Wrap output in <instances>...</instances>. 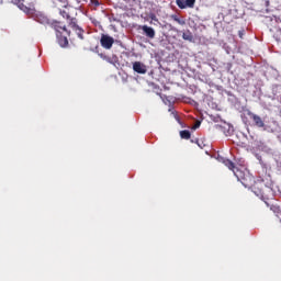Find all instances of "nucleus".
I'll list each match as a JSON object with an SVG mask.
<instances>
[{
    "label": "nucleus",
    "instance_id": "7",
    "mask_svg": "<svg viewBox=\"0 0 281 281\" xmlns=\"http://www.w3.org/2000/svg\"><path fill=\"white\" fill-rule=\"evenodd\" d=\"M196 0H176V4L180 10H186L187 8H194Z\"/></svg>",
    "mask_w": 281,
    "mask_h": 281
},
{
    "label": "nucleus",
    "instance_id": "18",
    "mask_svg": "<svg viewBox=\"0 0 281 281\" xmlns=\"http://www.w3.org/2000/svg\"><path fill=\"white\" fill-rule=\"evenodd\" d=\"M77 5H75V10H80L81 3H87V0H75Z\"/></svg>",
    "mask_w": 281,
    "mask_h": 281
},
{
    "label": "nucleus",
    "instance_id": "14",
    "mask_svg": "<svg viewBox=\"0 0 281 281\" xmlns=\"http://www.w3.org/2000/svg\"><path fill=\"white\" fill-rule=\"evenodd\" d=\"M180 137L181 139H190L192 137V134L188 130L180 131Z\"/></svg>",
    "mask_w": 281,
    "mask_h": 281
},
{
    "label": "nucleus",
    "instance_id": "17",
    "mask_svg": "<svg viewBox=\"0 0 281 281\" xmlns=\"http://www.w3.org/2000/svg\"><path fill=\"white\" fill-rule=\"evenodd\" d=\"M100 58H102V60H105L106 63H110V65H113V58H111L104 54H100Z\"/></svg>",
    "mask_w": 281,
    "mask_h": 281
},
{
    "label": "nucleus",
    "instance_id": "26",
    "mask_svg": "<svg viewBox=\"0 0 281 281\" xmlns=\"http://www.w3.org/2000/svg\"><path fill=\"white\" fill-rule=\"evenodd\" d=\"M191 142H192V144H196V140H194V139H191Z\"/></svg>",
    "mask_w": 281,
    "mask_h": 281
},
{
    "label": "nucleus",
    "instance_id": "3",
    "mask_svg": "<svg viewBox=\"0 0 281 281\" xmlns=\"http://www.w3.org/2000/svg\"><path fill=\"white\" fill-rule=\"evenodd\" d=\"M74 10H76V7L68 4V5H64L63 9H59V14L60 16H63V19H66V21H68V23L71 21V19H76L74 16H71L74 14Z\"/></svg>",
    "mask_w": 281,
    "mask_h": 281
},
{
    "label": "nucleus",
    "instance_id": "6",
    "mask_svg": "<svg viewBox=\"0 0 281 281\" xmlns=\"http://www.w3.org/2000/svg\"><path fill=\"white\" fill-rule=\"evenodd\" d=\"M248 117H250V120H252L255 126H257V128H265V121H262V117H260V115L258 114H254L252 112H248Z\"/></svg>",
    "mask_w": 281,
    "mask_h": 281
},
{
    "label": "nucleus",
    "instance_id": "1",
    "mask_svg": "<svg viewBox=\"0 0 281 281\" xmlns=\"http://www.w3.org/2000/svg\"><path fill=\"white\" fill-rule=\"evenodd\" d=\"M223 162H224V166H226L229 170L234 172L236 179L239 180L245 188H251L255 181L254 176H251L248 171H244L237 168L234 165V162L229 159H225Z\"/></svg>",
    "mask_w": 281,
    "mask_h": 281
},
{
    "label": "nucleus",
    "instance_id": "4",
    "mask_svg": "<svg viewBox=\"0 0 281 281\" xmlns=\"http://www.w3.org/2000/svg\"><path fill=\"white\" fill-rule=\"evenodd\" d=\"M50 27H53L57 34H63V32H66L67 36H71V31L67 30V26L63 25V23L58 21L52 22Z\"/></svg>",
    "mask_w": 281,
    "mask_h": 281
},
{
    "label": "nucleus",
    "instance_id": "11",
    "mask_svg": "<svg viewBox=\"0 0 281 281\" xmlns=\"http://www.w3.org/2000/svg\"><path fill=\"white\" fill-rule=\"evenodd\" d=\"M57 38L60 47H67V45H69V40H67V36H63V34H57Z\"/></svg>",
    "mask_w": 281,
    "mask_h": 281
},
{
    "label": "nucleus",
    "instance_id": "9",
    "mask_svg": "<svg viewBox=\"0 0 281 281\" xmlns=\"http://www.w3.org/2000/svg\"><path fill=\"white\" fill-rule=\"evenodd\" d=\"M133 69L136 74H146V65H144L142 61H134L133 63Z\"/></svg>",
    "mask_w": 281,
    "mask_h": 281
},
{
    "label": "nucleus",
    "instance_id": "21",
    "mask_svg": "<svg viewBox=\"0 0 281 281\" xmlns=\"http://www.w3.org/2000/svg\"><path fill=\"white\" fill-rule=\"evenodd\" d=\"M57 1H59V3L63 4V8H64L65 5L70 4V3H69V0H57Z\"/></svg>",
    "mask_w": 281,
    "mask_h": 281
},
{
    "label": "nucleus",
    "instance_id": "10",
    "mask_svg": "<svg viewBox=\"0 0 281 281\" xmlns=\"http://www.w3.org/2000/svg\"><path fill=\"white\" fill-rule=\"evenodd\" d=\"M35 21L41 23V25H49V18L43 13H37L35 15Z\"/></svg>",
    "mask_w": 281,
    "mask_h": 281
},
{
    "label": "nucleus",
    "instance_id": "23",
    "mask_svg": "<svg viewBox=\"0 0 281 281\" xmlns=\"http://www.w3.org/2000/svg\"><path fill=\"white\" fill-rule=\"evenodd\" d=\"M14 5H18V8L23 3L21 0H11Z\"/></svg>",
    "mask_w": 281,
    "mask_h": 281
},
{
    "label": "nucleus",
    "instance_id": "25",
    "mask_svg": "<svg viewBox=\"0 0 281 281\" xmlns=\"http://www.w3.org/2000/svg\"><path fill=\"white\" fill-rule=\"evenodd\" d=\"M199 126H201V122H196L193 128H199Z\"/></svg>",
    "mask_w": 281,
    "mask_h": 281
},
{
    "label": "nucleus",
    "instance_id": "16",
    "mask_svg": "<svg viewBox=\"0 0 281 281\" xmlns=\"http://www.w3.org/2000/svg\"><path fill=\"white\" fill-rule=\"evenodd\" d=\"M99 5H100V1L90 0V8H92V10H98Z\"/></svg>",
    "mask_w": 281,
    "mask_h": 281
},
{
    "label": "nucleus",
    "instance_id": "12",
    "mask_svg": "<svg viewBox=\"0 0 281 281\" xmlns=\"http://www.w3.org/2000/svg\"><path fill=\"white\" fill-rule=\"evenodd\" d=\"M20 10H22V12H24L25 14H34V9L26 7L25 4H20Z\"/></svg>",
    "mask_w": 281,
    "mask_h": 281
},
{
    "label": "nucleus",
    "instance_id": "13",
    "mask_svg": "<svg viewBox=\"0 0 281 281\" xmlns=\"http://www.w3.org/2000/svg\"><path fill=\"white\" fill-rule=\"evenodd\" d=\"M182 38L183 41H189L190 43H192L194 41V36L192 35V32L187 31L182 34Z\"/></svg>",
    "mask_w": 281,
    "mask_h": 281
},
{
    "label": "nucleus",
    "instance_id": "2",
    "mask_svg": "<svg viewBox=\"0 0 281 281\" xmlns=\"http://www.w3.org/2000/svg\"><path fill=\"white\" fill-rule=\"evenodd\" d=\"M68 25L74 30V32H76L80 41H85V30H82V27L78 25V19L76 18L70 19V21L68 22Z\"/></svg>",
    "mask_w": 281,
    "mask_h": 281
},
{
    "label": "nucleus",
    "instance_id": "8",
    "mask_svg": "<svg viewBox=\"0 0 281 281\" xmlns=\"http://www.w3.org/2000/svg\"><path fill=\"white\" fill-rule=\"evenodd\" d=\"M140 30L143 31V34L147 37V38H155L156 33H155V29H153L151 26L148 25H143L140 26Z\"/></svg>",
    "mask_w": 281,
    "mask_h": 281
},
{
    "label": "nucleus",
    "instance_id": "20",
    "mask_svg": "<svg viewBox=\"0 0 281 281\" xmlns=\"http://www.w3.org/2000/svg\"><path fill=\"white\" fill-rule=\"evenodd\" d=\"M195 144H198V146L200 147V148H203V146H205L204 144H203V140L202 139H195Z\"/></svg>",
    "mask_w": 281,
    "mask_h": 281
},
{
    "label": "nucleus",
    "instance_id": "27",
    "mask_svg": "<svg viewBox=\"0 0 281 281\" xmlns=\"http://www.w3.org/2000/svg\"><path fill=\"white\" fill-rule=\"evenodd\" d=\"M3 4V0H0V5H2Z\"/></svg>",
    "mask_w": 281,
    "mask_h": 281
},
{
    "label": "nucleus",
    "instance_id": "24",
    "mask_svg": "<svg viewBox=\"0 0 281 281\" xmlns=\"http://www.w3.org/2000/svg\"><path fill=\"white\" fill-rule=\"evenodd\" d=\"M238 36H239V38H243V36H245V30L239 31Z\"/></svg>",
    "mask_w": 281,
    "mask_h": 281
},
{
    "label": "nucleus",
    "instance_id": "15",
    "mask_svg": "<svg viewBox=\"0 0 281 281\" xmlns=\"http://www.w3.org/2000/svg\"><path fill=\"white\" fill-rule=\"evenodd\" d=\"M171 19H172V21H176V23H178L179 25H186V20L179 19V16L177 14H172Z\"/></svg>",
    "mask_w": 281,
    "mask_h": 281
},
{
    "label": "nucleus",
    "instance_id": "22",
    "mask_svg": "<svg viewBox=\"0 0 281 281\" xmlns=\"http://www.w3.org/2000/svg\"><path fill=\"white\" fill-rule=\"evenodd\" d=\"M149 19H151V21H156V23H159V19H157V15L155 14L149 15Z\"/></svg>",
    "mask_w": 281,
    "mask_h": 281
},
{
    "label": "nucleus",
    "instance_id": "5",
    "mask_svg": "<svg viewBox=\"0 0 281 281\" xmlns=\"http://www.w3.org/2000/svg\"><path fill=\"white\" fill-rule=\"evenodd\" d=\"M113 43H115V40L112 36L106 34L101 35L100 44L104 49H111V47H113Z\"/></svg>",
    "mask_w": 281,
    "mask_h": 281
},
{
    "label": "nucleus",
    "instance_id": "19",
    "mask_svg": "<svg viewBox=\"0 0 281 281\" xmlns=\"http://www.w3.org/2000/svg\"><path fill=\"white\" fill-rule=\"evenodd\" d=\"M255 194H257V196H260L262 201H265L266 205H269V203L267 202V199H265V195L262 193L258 194L257 191H255Z\"/></svg>",
    "mask_w": 281,
    "mask_h": 281
}]
</instances>
